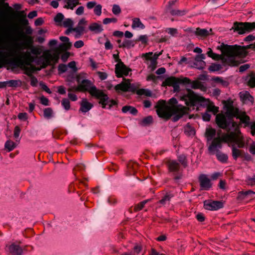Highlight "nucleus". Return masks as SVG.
<instances>
[{
  "label": "nucleus",
  "mask_w": 255,
  "mask_h": 255,
  "mask_svg": "<svg viewBox=\"0 0 255 255\" xmlns=\"http://www.w3.org/2000/svg\"><path fill=\"white\" fill-rule=\"evenodd\" d=\"M247 183L251 186H255V176L253 177L248 178Z\"/></svg>",
  "instance_id": "nucleus-64"
},
{
  "label": "nucleus",
  "mask_w": 255,
  "mask_h": 255,
  "mask_svg": "<svg viewBox=\"0 0 255 255\" xmlns=\"http://www.w3.org/2000/svg\"><path fill=\"white\" fill-rule=\"evenodd\" d=\"M178 160L180 163L184 167L187 166L186 158L184 155H180L178 157Z\"/></svg>",
  "instance_id": "nucleus-48"
},
{
  "label": "nucleus",
  "mask_w": 255,
  "mask_h": 255,
  "mask_svg": "<svg viewBox=\"0 0 255 255\" xmlns=\"http://www.w3.org/2000/svg\"><path fill=\"white\" fill-rule=\"evenodd\" d=\"M64 19V15L61 13H58L54 17V20L56 22L60 23Z\"/></svg>",
  "instance_id": "nucleus-50"
},
{
  "label": "nucleus",
  "mask_w": 255,
  "mask_h": 255,
  "mask_svg": "<svg viewBox=\"0 0 255 255\" xmlns=\"http://www.w3.org/2000/svg\"><path fill=\"white\" fill-rule=\"evenodd\" d=\"M53 111L51 108H46L44 110V116L47 119H50L52 117Z\"/></svg>",
  "instance_id": "nucleus-46"
},
{
  "label": "nucleus",
  "mask_w": 255,
  "mask_h": 255,
  "mask_svg": "<svg viewBox=\"0 0 255 255\" xmlns=\"http://www.w3.org/2000/svg\"><path fill=\"white\" fill-rule=\"evenodd\" d=\"M78 88L80 89L81 91H88L93 97L99 99V103L104 108L107 106L109 109H111L113 106L117 105L116 101L109 99L107 95L103 91L97 89L89 80H83L82 82L78 84Z\"/></svg>",
  "instance_id": "nucleus-8"
},
{
  "label": "nucleus",
  "mask_w": 255,
  "mask_h": 255,
  "mask_svg": "<svg viewBox=\"0 0 255 255\" xmlns=\"http://www.w3.org/2000/svg\"><path fill=\"white\" fill-rule=\"evenodd\" d=\"M122 110L124 113L129 112L133 115H135L137 113V110L135 108L131 106H124L123 107Z\"/></svg>",
  "instance_id": "nucleus-35"
},
{
  "label": "nucleus",
  "mask_w": 255,
  "mask_h": 255,
  "mask_svg": "<svg viewBox=\"0 0 255 255\" xmlns=\"http://www.w3.org/2000/svg\"><path fill=\"white\" fill-rule=\"evenodd\" d=\"M136 94L138 95H145L146 96L150 97L151 92L150 90L145 89H140L136 91Z\"/></svg>",
  "instance_id": "nucleus-39"
},
{
  "label": "nucleus",
  "mask_w": 255,
  "mask_h": 255,
  "mask_svg": "<svg viewBox=\"0 0 255 255\" xmlns=\"http://www.w3.org/2000/svg\"><path fill=\"white\" fill-rule=\"evenodd\" d=\"M117 21V19L116 18H106L103 20V23L104 24H108L111 22L115 23Z\"/></svg>",
  "instance_id": "nucleus-51"
},
{
  "label": "nucleus",
  "mask_w": 255,
  "mask_h": 255,
  "mask_svg": "<svg viewBox=\"0 0 255 255\" xmlns=\"http://www.w3.org/2000/svg\"><path fill=\"white\" fill-rule=\"evenodd\" d=\"M84 42L81 40L76 41L74 44V47L76 48H81L84 46Z\"/></svg>",
  "instance_id": "nucleus-57"
},
{
  "label": "nucleus",
  "mask_w": 255,
  "mask_h": 255,
  "mask_svg": "<svg viewBox=\"0 0 255 255\" xmlns=\"http://www.w3.org/2000/svg\"><path fill=\"white\" fill-rule=\"evenodd\" d=\"M181 100L185 102V104L188 106H194L200 105L203 107H207L211 103L208 99L196 94L190 89H187V93L181 97Z\"/></svg>",
  "instance_id": "nucleus-9"
},
{
  "label": "nucleus",
  "mask_w": 255,
  "mask_h": 255,
  "mask_svg": "<svg viewBox=\"0 0 255 255\" xmlns=\"http://www.w3.org/2000/svg\"><path fill=\"white\" fill-rule=\"evenodd\" d=\"M152 55V52H148L143 54V56L145 58L146 60L150 61V63L148 65V68H150L151 70L153 71L156 67L157 62L156 60L151 58Z\"/></svg>",
  "instance_id": "nucleus-22"
},
{
  "label": "nucleus",
  "mask_w": 255,
  "mask_h": 255,
  "mask_svg": "<svg viewBox=\"0 0 255 255\" xmlns=\"http://www.w3.org/2000/svg\"><path fill=\"white\" fill-rule=\"evenodd\" d=\"M86 79H87V74L85 73H79L76 76V80L78 84H79L82 82L83 80H85Z\"/></svg>",
  "instance_id": "nucleus-42"
},
{
  "label": "nucleus",
  "mask_w": 255,
  "mask_h": 255,
  "mask_svg": "<svg viewBox=\"0 0 255 255\" xmlns=\"http://www.w3.org/2000/svg\"><path fill=\"white\" fill-rule=\"evenodd\" d=\"M58 69L59 72L64 73L67 71V66L63 64H59L58 67Z\"/></svg>",
  "instance_id": "nucleus-55"
},
{
  "label": "nucleus",
  "mask_w": 255,
  "mask_h": 255,
  "mask_svg": "<svg viewBox=\"0 0 255 255\" xmlns=\"http://www.w3.org/2000/svg\"><path fill=\"white\" fill-rule=\"evenodd\" d=\"M248 84L251 87H255V76H252L250 77Z\"/></svg>",
  "instance_id": "nucleus-62"
},
{
  "label": "nucleus",
  "mask_w": 255,
  "mask_h": 255,
  "mask_svg": "<svg viewBox=\"0 0 255 255\" xmlns=\"http://www.w3.org/2000/svg\"><path fill=\"white\" fill-rule=\"evenodd\" d=\"M204 59H205V55L203 54L198 55L195 57L194 65H197V63H198L201 64L200 66H197V69H203L204 68L206 64L205 62L203 61Z\"/></svg>",
  "instance_id": "nucleus-28"
},
{
  "label": "nucleus",
  "mask_w": 255,
  "mask_h": 255,
  "mask_svg": "<svg viewBox=\"0 0 255 255\" xmlns=\"http://www.w3.org/2000/svg\"><path fill=\"white\" fill-rule=\"evenodd\" d=\"M129 71V69L122 61L116 65L115 72L118 77L127 76Z\"/></svg>",
  "instance_id": "nucleus-18"
},
{
  "label": "nucleus",
  "mask_w": 255,
  "mask_h": 255,
  "mask_svg": "<svg viewBox=\"0 0 255 255\" xmlns=\"http://www.w3.org/2000/svg\"><path fill=\"white\" fill-rule=\"evenodd\" d=\"M5 147L7 149L8 151L12 150L16 146L15 143L11 140H7L5 143Z\"/></svg>",
  "instance_id": "nucleus-40"
},
{
  "label": "nucleus",
  "mask_w": 255,
  "mask_h": 255,
  "mask_svg": "<svg viewBox=\"0 0 255 255\" xmlns=\"http://www.w3.org/2000/svg\"><path fill=\"white\" fill-rule=\"evenodd\" d=\"M9 37L6 35L0 36V63L8 64L15 61L16 65L24 71V73L30 77V85L33 87L37 86V79L32 75V74L37 71H40L42 67H36L32 64L33 58L28 51L22 53L20 58L15 59L17 55V49L9 44L5 43Z\"/></svg>",
  "instance_id": "nucleus-1"
},
{
  "label": "nucleus",
  "mask_w": 255,
  "mask_h": 255,
  "mask_svg": "<svg viewBox=\"0 0 255 255\" xmlns=\"http://www.w3.org/2000/svg\"><path fill=\"white\" fill-rule=\"evenodd\" d=\"M221 46L222 55L214 53L211 48H209L207 53L208 56L214 60L221 58L228 65H233L235 64V58L236 56L245 57L247 55L246 48L245 47L224 44Z\"/></svg>",
  "instance_id": "nucleus-4"
},
{
  "label": "nucleus",
  "mask_w": 255,
  "mask_h": 255,
  "mask_svg": "<svg viewBox=\"0 0 255 255\" xmlns=\"http://www.w3.org/2000/svg\"><path fill=\"white\" fill-rule=\"evenodd\" d=\"M142 122L144 125H148L152 122V118L151 116H148L144 118Z\"/></svg>",
  "instance_id": "nucleus-53"
},
{
  "label": "nucleus",
  "mask_w": 255,
  "mask_h": 255,
  "mask_svg": "<svg viewBox=\"0 0 255 255\" xmlns=\"http://www.w3.org/2000/svg\"><path fill=\"white\" fill-rule=\"evenodd\" d=\"M211 29H210L209 30H208L205 28H197L194 31V33L197 36L201 37H206L209 35L210 32L211 31Z\"/></svg>",
  "instance_id": "nucleus-30"
},
{
  "label": "nucleus",
  "mask_w": 255,
  "mask_h": 255,
  "mask_svg": "<svg viewBox=\"0 0 255 255\" xmlns=\"http://www.w3.org/2000/svg\"><path fill=\"white\" fill-rule=\"evenodd\" d=\"M102 6L101 4H97L94 9V12L97 16H100L102 13Z\"/></svg>",
  "instance_id": "nucleus-47"
},
{
  "label": "nucleus",
  "mask_w": 255,
  "mask_h": 255,
  "mask_svg": "<svg viewBox=\"0 0 255 255\" xmlns=\"http://www.w3.org/2000/svg\"><path fill=\"white\" fill-rule=\"evenodd\" d=\"M232 28L239 34L249 33L255 30V22H236L234 23Z\"/></svg>",
  "instance_id": "nucleus-11"
},
{
  "label": "nucleus",
  "mask_w": 255,
  "mask_h": 255,
  "mask_svg": "<svg viewBox=\"0 0 255 255\" xmlns=\"http://www.w3.org/2000/svg\"><path fill=\"white\" fill-rule=\"evenodd\" d=\"M64 8L70 9H73L80 4L79 0H64Z\"/></svg>",
  "instance_id": "nucleus-26"
},
{
  "label": "nucleus",
  "mask_w": 255,
  "mask_h": 255,
  "mask_svg": "<svg viewBox=\"0 0 255 255\" xmlns=\"http://www.w3.org/2000/svg\"><path fill=\"white\" fill-rule=\"evenodd\" d=\"M68 67L72 69L74 72H76L77 70L76 62L75 61H71L69 62L67 65V67Z\"/></svg>",
  "instance_id": "nucleus-59"
},
{
  "label": "nucleus",
  "mask_w": 255,
  "mask_h": 255,
  "mask_svg": "<svg viewBox=\"0 0 255 255\" xmlns=\"http://www.w3.org/2000/svg\"><path fill=\"white\" fill-rule=\"evenodd\" d=\"M131 27L133 29L136 28L144 29L145 27L144 25L142 23L140 19L138 18H135L132 19Z\"/></svg>",
  "instance_id": "nucleus-34"
},
{
  "label": "nucleus",
  "mask_w": 255,
  "mask_h": 255,
  "mask_svg": "<svg viewBox=\"0 0 255 255\" xmlns=\"http://www.w3.org/2000/svg\"><path fill=\"white\" fill-rule=\"evenodd\" d=\"M137 87L134 84H131L129 79H124V80L120 84L117 85L115 89L118 92H134L136 90Z\"/></svg>",
  "instance_id": "nucleus-13"
},
{
  "label": "nucleus",
  "mask_w": 255,
  "mask_h": 255,
  "mask_svg": "<svg viewBox=\"0 0 255 255\" xmlns=\"http://www.w3.org/2000/svg\"><path fill=\"white\" fill-rule=\"evenodd\" d=\"M177 101L174 98L169 100L168 105H166L164 100L159 101L155 106L158 116L166 119L173 116V121H177L184 115L188 113V109L182 105H177Z\"/></svg>",
  "instance_id": "nucleus-2"
},
{
  "label": "nucleus",
  "mask_w": 255,
  "mask_h": 255,
  "mask_svg": "<svg viewBox=\"0 0 255 255\" xmlns=\"http://www.w3.org/2000/svg\"><path fill=\"white\" fill-rule=\"evenodd\" d=\"M61 104L62 105V106L63 107V108L66 110H69L70 108V101L68 99H63L62 100V102H61Z\"/></svg>",
  "instance_id": "nucleus-45"
},
{
  "label": "nucleus",
  "mask_w": 255,
  "mask_h": 255,
  "mask_svg": "<svg viewBox=\"0 0 255 255\" xmlns=\"http://www.w3.org/2000/svg\"><path fill=\"white\" fill-rule=\"evenodd\" d=\"M241 98L244 102H250L252 104L254 102V98L248 91H243L240 93Z\"/></svg>",
  "instance_id": "nucleus-29"
},
{
  "label": "nucleus",
  "mask_w": 255,
  "mask_h": 255,
  "mask_svg": "<svg viewBox=\"0 0 255 255\" xmlns=\"http://www.w3.org/2000/svg\"><path fill=\"white\" fill-rule=\"evenodd\" d=\"M249 126L251 129V133L253 136L255 135V122H251Z\"/></svg>",
  "instance_id": "nucleus-60"
},
{
  "label": "nucleus",
  "mask_w": 255,
  "mask_h": 255,
  "mask_svg": "<svg viewBox=\"0 0 255 255\" xmlns=\"http://www.w3.org/2000/svg\"><path fill=\"white\" fill-rule=\"evenodd\" d=\"M147 202V200H144L141 202L140 203L135 206V210L136 211L141 210Z\"/></svg>",
  "instance_id": "nucleus-54"
},
{
  "label": "nucleus",
  "mask_w": 255,
  "mask_h": 255,
  "mask_svg": "<svg viewBox=\"0 0 255 255\" xmlns=\"http://www.w3.org/2000/svg\"><path fill=\"white\" fill-rule=\"evenodd\" d=\"M207 111L208 112H211L214 115H215L218 112L219 108L217 107H216L211 102L207 108Z\"/></svg>",
  "instance_id": "nucleus-37"
},
{
  "label": "nucleus",
  "mask_w": 255,
  "mask_h": 255,
  "mask_svg": "<svg viewBox=\"0 0 255 255\" xmlns=\"http://www.w3.org/2000/svg\"><path fill=\"white\" fill-rule=\"evenodd\" d=\"M216 131L215 129L212 128H207L206 130L205 135L207 141H212L215 138ZM217 137H216V138Z\"/></svg>",
  "instance_id": "nucleus-27"
},
{
  "label": "nucleus",
  "mask_w": 255,
  "mask_h": 255,
  "mask_svg": "<svg viewBox=\"0 0 255 255\" xmlns=\"http://www.w3.org/2000/svg\"><path fill=\"white\" fill-rule=\"evenodd\" d=\"M237 119H239L241 122L244 125L245 127L249 126L250 118L245 112H240Z\"/></svg>",
  "instance_id": "nucleus-23"
},
{
  "label": "nucleus",
  "mask_w": 255,
  "mask_h": 255,
  "mask_svg": "<svg viewBox=\"0 0 255 255\" xmlns=\"http://www.w3.org/2000/svg\"><path fill=\"white\" fill-rule=\"evenodd\" d=\"M189 82V79L187 77L176 78L174 77H170L165 80L166 85L168 86H172L173 88L174 92L179 91L180 90V84L185 85V83Z\"/></svg>",
  "instance_id": "nucleus-12"
},
{
  "label": "nucleus",
  "mask_w": 255,
  "mask_h": 255,
  "mask_svg": "<svg viewBox=\"0 0 255 255\" xmlns=\"http://www.w3.org/2000/svg\"><path fill=\"white\" fill-rule=\"evenodd\" d=\"M221 46L222 55L214 53L211 48H209L207 53L208 56L214 60L221 58L228 65H233L235 64V58L236 56L245 57L247 55L246 48L245 47L224 44Z\"/></svg>",
  "instance_id": "nucleus-3"
},
{
  "label": "nucleus",
  "mask_w": 255,
  "mask_h": 255,
  "mask_svg": "<svg viewBox=\"0 0 255 255\" xmlns=\"http://www.w3.org/2000/svg\"><path fill=\"white\" fill-rule=\"evenodd\" d=\"M222 136H217L208 146V149L210 154H215L217 159L222 163L227 162L228 156V155L220 151V150L222 148Z\"/></svg>",
  "instance_id": "nucleus-10"
},
{
  "label": "nucleus",
  "mask_w": 255,
  "mask_h": 255,
  "mask_svg": "<svg viewBox=\"0 0 255 255\" xmlns=\"http://www.w3.org/2000/svg\"><path fill=\"white\" fill-rule=\"evenodd\" d=\"M5 250L12 255H22L23 253V249L15 243L7 245Z\"/></svg>",
  "instance_id": "nucleus-19"
},
{
  "label": "nucleus",
  "mask_w": 255,
  "mask_h": 255,
  "mask_svg": "<svg viewBox=\"0 0 255 255\" xmlns=\"http://www.w3.org/2000/svg\"><path fill=\"white\" fill-rule=\"evenodd\" d=\"M166 31L173 36H175L178 34L177 29L174 28H168L166 29Z\"/></svg>",
  "instance_id": "nucleus-49"
},
{
  "label": "nucleus",
  "mask_w": 255,
  "mask_h": 255,
  "mask_svg": "<svg viewBox=\"0 0 255 255\" xmlns=\"http://www.w3.org/2000/svg\"><path fill=\"white\" fill-rule=\"evenodd\" d=\"M223 142L227 143L228 146L232 149V154L233 158L236 160L241 157L243 151L239 148H243L247 145L244 136L240 130L237 129L236 131H230L222 135Z\"/></svg>",
  "instance_id": "nucleus-6"
},
{
  "label": "nucleus",
  "mask_w": 255,
  "mask_h": 255,
  "mask_svg": "<svg viewBox=\"0 0 255 255\" xmlns=\"http://www.w3.org/2000/svg\"><path fill=\"white\" fill-rule=\"evenodd\" d=\"M30 51H27L30 54V55L34 58V57L31 55V54L36 56L40 55L42 53V50L41 48L34 46H27Z\"/></svg>",
  "instance_id": "nucleus-31"
},
{
  "label": "nucleus",
  "mask_w": 255,
  "mask_h": 255,
  "mask_svg": "<svg viewBox=\"0 0 255 255\" xmlns=\"http://www.w3.org/2000/svg\"><path fill=\"white\" fill-rule=\"evenodd\" d=\"M184 131L185 133L189 136H192L195 134V130L189 125H187L185 127Z\"/></svg>",
  "instance_id": "nucleus-41"
},
{
  "label": "nucleus",
  "mask_w": 255,
  "mask_h": 255,
  "mask_svg": "<svg viewBox=\"0 0 255 255\" xmlns=\"http://www.w3.org/2000/svg\"><path fill=\"white\" fill-rule=\"evenodd\" d=\"M20 130V128L18 126L15 127L14 129V136L15 138H16L19 137Z\"/></svg>",
  "instance_id": "nucleus-61"
},
{
  "label": "nucleus",
  "mask_w": 255,
  "mask_h": 255,
  "mask_svg": "<svg viewBox=\"0 0 255 255\" xmlns=\"http://www.w3.org/2000/svg\"><path fill=\"white\" fill-rule=\"evenodd\" d=\"M18 33L22 35L24 39V41L21 44L23 49H27L28 47L27 46H32L33 38L31 36L25 35L22 31H19Z\"/></svg>",
  "instance_id": "nucleus-24"
},
{
  "label": "nucleus",
  "mask_w": 255,
  "mask_h": 255,
  "mask_svg": "<svg viewBox=\"0 0 255 255\" xmlns=\"http://www.w3.org/2000/svg\"><path fill=\"white\" fill-rule=\"evenodd\" d=\"M168 170L171 172H177L180 169V165L176 160H169L167 162Z\"/></svg>",
  "instance_id": "nucleus-20"
},
{
  "label": "nucleus",
  "mask_w": 255,
  "mask_h": 255,
  "mask_svg": "<svg viewBox=\"0 0 255 255\" xmlns=\"http://www.w3.org/2000/svg\"><path fill=\"white\" fill-rule=\"evenodd\" d=\"M211 115L209 114V112L206 111L204 114L202 115L203 120L204 121H209L211 119Z\"/></svg>",
  "instance_id": "nucleus-58"
},
{
  "label": "nucleus",
  "mask_w": 255,
  "mask_h": 255,
  "mask_svg": "<svg viewBox=\"0 0 255 255\" xmlns=\"http://www.w3.org/2000/svg\"><path fill=\"white\" fill-rule=\"evenodd\" d=\"M40 103L41 104L44 106L49 105V100L48 99L45 97L44 96H42L40 97Z\"/></svg>",
  "instance_id": "nucleus-56"
},
{
  "label": "nucleus",
  "mask_w": 255,
  "mask_h": 255,
  "mask_svg": "<svg viewBox=\"0 0 255 255\" xmlns=\"http://www.w3.org/2000/svg\"><path fill=\"white\" fill-rule=\"evenodd\" d=\"M43 57L45 60L42 66V68H45L47 65H48L51 61H54L57 62L59 59V53H54L51 54L49 51H45L43 54Z\"/></svg>",
  "instance_id": "nucleus-17"
},
{
  "label": "nucleus",
  "mask_w": 255,
  "mask_h": 255,
  "mask_svg": "<svg viewBox=\"0 0 255 255\" xmlns=\"http://www.w3.org/2000/svg\"><path fill=\"white\" fill-rule=\"evenodd\" d=\"M121 11V8L118 5L115 4L112 8V12L114 14H119Z\"/></svg>",
  "instance_id": "nucleus-52"
},
{
  "label": "nucleus",
  "mask_w": 255,
  "mask_h": 255,
  "mask_svg": "<svg viewBox=\"0 0 255 255\" xmlns=\"http://www.w3.org/2000/svg\"><path fill=\"white\" fill-rule=\"evenodd\" d=\"M204 207L206 210L216 211L222 208L223 203L221 201L207 200L204 202Z\"/></svg>",
  "instance_id": "nucleus-14"
},
{
  "label": "nucleus",
  "mask_w": 255,
  "mask_h": 255,
  "mask_svg": "<svg viewBox=\"0 0 255 255\" xmlns=\"http://www.w3.org/2000/svg\"><path fill=\"white\" fill-rule=\"evenodd\" d=\"M199 181L201 190H208L212 187L210 179L206 174H201L199 177Z\"/></svg>",
  "instance_id": "nucleus-15"
},
{
  "label": "nucleus",
  "mask_w": 255,
  "mask_h": 255,
  "mask_svg": "<svg viewBox=\"0 0 255 255\" xmlns=\"http://www.w3.org/2000/svg\"><path fill=\"white\" fill-rule=\"evenodd\" d=\"M73 24V21L70 18H67L63 21L62 25L65 27H68V28H72V27Z\"/></svg>",
  "instance_id": "nucleus-44"
},
{
  "label": "nucleus",
  "mask_w": 255,
  "mask_h": 255,
  "mask_svg": "<svg viewBox=\"0 0 255 255\" xmlns=\"http://www.w3.org/2000/svg\"><path fill=\"white\" fill-rule=\"evenodd\" d=\"M222 65L219 64H212L209 67V70L211 72H216L222 69Z\"/></svg>",
  "instance_id": "nucleus-43"
},
{
  "label": "nucleus",
  "mask_w": 255,
  "mask_h": 255,
  "mask_svg": "<svg viewBox=\"0 0 255 255\" xmlns=\"http://www.w3.org/2000/svg\"><path fill=\"white\" fill-rule=\"evenodd\" d=\"M71 46V43H61L59 45L58 50L60 51H64L69 49Z\"/></svg>",
  "instance_id": "nucleus-38"
},
{
  "label": "nucleus",
  "mask_w": 255,
  "mask_h": 255,
  "mask_svg": "<svg viewBox=\"0 0 255 255\" xmlns=\"http://www.w3.org/2000/svg\"><path fill=\"white\" fill-rule=\"evenodd\" d=\"M221 46L222 55L214 53L211 48H209L207 53L208 56L214 60L221 58L228 65H233L235 64V58L236 56L245 57L247 55L246 48L245 47L224 44Z\"/></svg>",
  "instance_id": "nucleus-5"
},
{
  "label": "nucleus",
  "mask_w": 255,
  "mask_h": 255,
  "mask_svg": "<svg viewBox=\"0 0 255 255\" xmlns=\"http://www.w3.org/2000/svg\"><path fill=\"white\" fill-rule=\"evenodd\" d=\"M185 85L193 89H199L202 92H206L207 90V87L203 82L198 80L191 81L189 79V82L185 83Z\"/></svg>",
  "instance_id": "nucleus-16"
},
{
  "label": "nucleus",
  "mask_w": 255,
  "mask_h": 255,
  "mask_svg": "<svg viewBox=\"0 0 255 255\" xmlns=\"http://www.w3.org/2000/svg\"><path fill=\"white\" fill-rule=\"evenodd\" d=\"M240 111L232 105L226 106V111L225 114H219L216 116V121L218 126L223 129L230 131H236L240 130L239 124L234 122L233 118H237Z\"/></svg>",
  "instance_id": "nucleus-7"
},
{
  "label": "nucleus",
  "mask_w": 255,
  "mask_h": 255,
  "mask_svg": "<svg viewBox=\"0 0 255 255\" xmlns=\"http://www.w3.org/2000/svg\"><path fill=\"white\" fill-rule=\"evenodd\" d=\"M89 28L91 31L97 33H100L103 30L102 25L97 23L91 24Z\"/></svg>",
  "instance_id": "nucleus-32"
},
{
  "label": "nucleus",
  "mask_w": 255,
  "mask_h": 255,
  "mask_svg": "<svg viewBox=\"0 0 255 255\" xmlns=\"http://www.w3.org/2000/svg\"><path fill=\"white\" fill-rule=\"evenodd\" d=\"M80 106V111L85 113L90 111L93 107V104L89 102L86 99H82Z\"/></svg>",
  "instance_id": "nucleus-21"
},
{
  "label": "nucleus",
  "mask_w": 255,
  "mask_h": 255,
  "mask_svg": "<svg viewBox=\"0 0 255 255\" xmlns=\"http://www.w3.org/2000/svg\"><path fill=\"white\" fill-rule=\"evenodd\" d=\"M97 5L96 2L95 1H89L87 3L86 6L88 9H92Z\"/></svg>",
  "instance_id": "nucleus-63"
},
{
  "label": "nucleus",
  "mask_w": 255,
  "mask_h": 255,
  "mask_svg": "<svg viewBox=\"0 0 255 255\" xmlns=\"http://www.w3.org/2000/svg\"><path fill=\"white\" fill-rule=\"evenodd\" d=\"M118 42L120 44V47H126L128 48H130L134 46L133 41L130 40H125L122 43H121V40H119Z\"/></svg>",
  "instance_id": "nucleus-33"
},
{
  "label": "nucleus",
  "mask_w": 255,
  "mask_h": 255,
  "mask_svg": "<svg viewBox=\"0 0 255 255\" xmlns=\"http://www.w3.org/2000/svg\"><path fill=\"white\" fill-rule=\"evenodd\" d=\"M8 87L16 88L21 85V81L19 80H10L7 81Z\"/></svg>",
  "instance_id": "nucleus-36"
},
{
  "label": "nucleus",
  "mask_w": 255,
  "mask_h": 255,
  "mask_svg": "<svg viewBox=\"0 0 255 255\" xmlns=\"http://www.w3.org/2000/svg\"><path fill=\"white\" fill-rule=\"evenodd\" d=\"M84 31V26L77 25L75 28H68L67 30L66 33L68 34L69 32H72V31L75 32L76 33V35H75L76 38H79V37H80L81 35H82Z\"/></svg>",
  "instance_id": "nucleus-25"
}]
</instances>
